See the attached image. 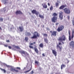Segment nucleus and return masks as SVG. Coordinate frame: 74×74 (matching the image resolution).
<instances>
[{"instance_id":"1","label":"nucleus","mask_w":74,"mask_h":74,"mask_svg":"<svg viewBox=\"0 0 74 74\" xmlns=\"http://www.w3.org/2000/svg\"><path fill=\"white\" fill-rule=\"evenodd\" d=\"M40 36V34L38 33V32H34L33 36L31 37V39H37V37H39Z\"/></svg>"},{"instance_id":"2","label":"nucleus","mask_w":74,"mask_h":74,"mask_svg":"<svg viewBox=\"0 0 74 74\" xmlns=\"http://www.w3.org/2000/svg\"><path fill=\"white\" fill-rule=\"evenodd\" d=\"M66 36L63 35L62 36H60L59 38L58 39V40L60 41H65L66 40Z\"/></svg>"},{"instance_id":"3","label":"nucleus","mask_w":74,"mask_h":74,"mask_svg":"<svg viewBox=\"0 0 74 74\" xmlns=\"http://www.w3.org/2000/svg\"><path fill=\"white\" fill-rule=\"evenodd\" d=\"M64 28V26L61 25L59 26L57 29V31L58 32H60L61 31H62V30H63Z\"/></svg>"},{"instance_id":"4","label":"nucleus","mask_w":74,"mask_h":74,"mask_svg":"<svg viewBox=\"0 0 74 74\" xmlns=\"http://www.w3.org/2000/svg\"><path fill=\"white\" fill-rule=\"evenodd\" d=\"M64 10L65 14H70V10L69 9H68L67 8H66L64 9Z\"/></svg>"},{"instance_id":"5","label":"nucleus","mask_w":74,"mask_h":74,"mask_svg":"<svg viewBox=\"0 0 74 74\" xmlns=\"http://www.w3.org/2000/svg\"><path fill=\"white\" fill-rule=\"evenodd\" d=\"M50 32L51 34V36H56L57 33V32L56 31H50Z\"/></svg>"},{"instance_id":"6","label":"nucleus","mask_w":74,"mask_h":74,"mask_svg":"<svg viewBox=\"0 0 74 74\" xmlns=\"http://www.w3.org/2000/svg\"><path fill=\"white\" fill-rule=\"evenodd\" d=\"M69 46L71 47L72 49H74V41H71L69 43Z\"/></svg>"},{"instance_id":"7","label":"nucleus","mask_w":74,"mask_h":74,"mask_svg":"<svg viewBox=\"0 0 74 74\" xmlns=\"http://www.w3.org/2000/svg\"><path fill=\"white\" fill-rule=\"evenodd\" d=\"M20 52L22 55H23V54H24V55H26V54L28 57H29V54H28V53H27L26 51H20Z\"/></svg>"},{"instance_id":"8","label":"nucleus","mask_w":74,"mask_h":74,"mask_svg":"<svg viewBox=\"0 0 74 74\" xmlns=\"http://www.w3.org/2000/svg\"><path fill=\"white\" fill-rule=\"evenodd\" d=\"M57 19L58 18H57V17L53 16L51 18L52 22H54V23L56 22L57 21Z\"/></svg>"},{"instance_id":"9","label":"nucleus","mask_w":74,"mask_h":74,"mask_svg":"<svg viewBox=\"0 0 74 74\" xmlns=\"http://www.w3.org/2000/svg\"><path fill=\"white\" fill-rule=\"evenodd\" d=\"M32 14H36V16L38 15V14H39V12H37V11L36 10H32Z\"/></svg>"},{"instance_id":"10","label":"nucleus","mask_w":74,"mask_h":74,"mask_svg":"<svg viewBox=\"0 0 74 74\" xmlns=\"http://www.w3.org/2000/svg\"><path fill=\"white\" fill-rule=\"evenodd\" d=\"M57 48V49L59 50L60 52L62 51V46H61V47L59 46V45H57L56 46Z\"/></svg>"},{"instance_id":"11","label":"nucleus","mask_w":74,"mask_h":74,"mask_svg":"<svg viewBox=\"0 0 74 74\" xmlns=\"http://www.w3.org/2000/svg\"><path fill=\"white\" fill-rule=\"evenodd\" d=\"M16 15H18V14L20 15L21 14L22 15L23 14V13L22 12L21 10H17L15 12Z\"/></svg>"},{"instance_id":"12","label":"nucleus","mask_w":74,"mask_h":74,"mask_svg":"<svg viewBox=\"0 0 74 74\" xmlns=\"http://www.w3.org/2000/svg\"><path fill=\"white\" fill-rule=\"evenodd\" d=\"M63 12H60V13L59 17L61 19V20H62L63 19Z\"/></svg>"},{"instance_id":"13","label":"nucleus","mask_w":74,"mask_h":74,"mask_svg":"<svg viewBox=\"0 0 74 74\" xmlns=\"http://www.w3.org/2000/svg\"><path fill=\"white\" fill-rule=\"evenodd\" d=\"M67 7V5L66 4L63 5H61L60 8V10H63V8H65V7Z\"/></svg>"},{"instance_id":"14","label":"nucleus","mask_w":74,"mask_h":74,"mask_svg":"<svg viewBox=\"0 0 74 74\" xmlns=\"http://www.w3.org/2000/svg\"><path fill=\"white\" fill-rule=\"evenodd\" d=\"M43 8H47V7L48 6H47V4L45 3H42V4Z\"/></svg>"},{"instance_id":"15","label":"nucleus","mask_w":74,"mask_h":74,"mask_svg":"<svg viewBox=\"0 0 74 74\" xmlns=\"http://www.w3.org/2000/svg\"><path fill=\"white\" fill-rule=\"evenodd\" d=\"M35 47H34V49L35 52L37 53H38V49L36 48L37 47V46H36L35 45L34 46Z\"/></svg>"},{"instance_id":"16","label":"nucleus","mask_w":74,"mask_h":74,"mask_svg":"<svg viewBox=\"0 0 74 74\" xmlns=\"http://www.w3.org/2000/svg\"><path fill=\"white\" fill-rule=\"evenodd\" d=\"M52 51L54 55L55 56H56V55H57V52L56 51L54 50H52Z\"/></svg>"},{"instance_id":"17","label":"nucleus","mask_w":74,"mask_h":74,"mask_svg":"<svg viewBox=\"0 0 74 74\" xmlns=\"http://www.w3.org/2000/svg\"><path fill=\"white\" fill-rule=\"evenodd\" d=\"M19 29L21 32H23V27H19Z\"/></svg>"},{"instance_id":"18","label":"nucleus","mask_w":74,"mask_h":74,"mask_svg":"<svg viewBox=\"0 0 74 74\" xmlns=\"http://www.w3.org/2000/svg\"><path fill=\"white\" fill-rule=\"evenodd\" d=\"M25 35L26 36H27H27H31V33L29 32H27L26 33Z\"/></svg>"},{"instance_id":"19","label":"nucleus","mask_w":74,"mask_h":74,"mask_svg":"<svg viewBox=\"0 0 74 74\" xmlns=\"http://www.w3.org/2000/svg\"><path fill=\"white\" fill-rule=\"evenodd\" d=\"M39 46L40 47V48H42L44 47V45H43V43H41L40 44Z\"/></svg>"},{"instance_id":"20","label":"nucleus","mask_w":74,"mask_h":74,"mask_svg":"<svg viewBox=\"0 0 74 74\" xmlns=\"http://www.w3.org/2000/svg\"><path fill=\"white\" fill-rule=\"evenodd\" d=\"M32 66H31V67L30 69H29V70L26 71L24 72L25 73H28V72H29L30 70H32Z\"/></svg>"},{"instance_id":"21","label":"nucleus","mask_w":74,"mask_h":74,"mask_svg":"<svg viewBox=\"0 0 74 74\" xmlns=\"http://www.w3.org/2000/svg\"><path fill=\"white\" fill-rule=\"evenodd\" d=\"M44 40L45 42L47 44H48V39L47 38H44Z\"/></svg>"},{"instance_id":"22","label":"nucleus","mask_w":74,"mask_h":74,"mask_svg":"<svg viewBox=\"0 0 74 74\" xmlns=\"http://www.w3.org/2000/svg\"><path fill=\"white\" fill-rule=\"evenodd\" d=\"M66 67V65L64 64H62L61 66V70L63 69V67Z\"/></svg>"},{"instance_id":"23","label":"nucleus","mask_w":74,"mask_h":74,"mask_svg":"<svg viewBox=\"0 0 74 74\" xmlns=\"http://www.w3.org/2000/svg\"><path fill=\"white\" fill-rule=\"evenodd\" d=\"M39 17L41 18H42V19H44V16L40 14H39Z\"/></svg>"},{"instance_id":"24","label":"nucleus","mask_w":74,"mask_h":74,"mask_svg":"<svg viewBox=\"0 0 74 74\" xmlns=\"http://www.w3.org/2000/svg\"><path fill=\"white\" fill-rule=\"evenodd\" d=\"M28 40H29V38L28 37H25V41L27 42L28 41Z\"/></svg>"},{"instance_id":"25","label":"nucleus","mask_w":74,"mask_h":74,"mask_svg":"<svg viewBox=\"0 0 74 74\" xmlns=\"http://www.w3.org/2000/svg\"><path fill=\"white\" fill-rule=\"evenodd\" d=\"M59 3L58 2H56V7H59Z\"/></svg>"},{"instance_id":"26","label":"nucleus","mask_w":74,"mask_h":74,"mask_svg":"<svg viewBox=\"0 0 74 74\" xmlns=\"http://www.w3.org/2000/svg\"><path fill=\"white\" fill-rule=\"evenodd\" d=\"M57 15H58V14H56V13H54L53 14L52 16L56 17V16H57Z\"/></svg>"},{"instance_id":"27","label":"nucleus","mask_w":74,"mask_h":74,"mask_svg":"<svg viewBox=\"0 0 74 74\" xmlns=\"http://www.w3.org/2000/svg\"><path fill=\"white\" fill-rule=\"evenodd\" d=\"M15 68H11V71H15Z\"/></svg>"},{"instance_id":"28","label":"nucleus","mask_w":74,"mask_h":74,"mask_svg":"<svg viewBox=\"0 0 74 74\" xmlns=\"http://www.w3.org/2000/svg\"><path fill=\"white\" fill-rule=\"evenodd\" d=\"M1 69V70H2V71H3L4 73H6V71H5V69Z\"/></svg>"},{"instance_id":"29","label":"nucleus","mask_w":74,"mask_h":74,"mask_svg":"<svg viewBox=\"0 0 74 74\" xmlns=\"http://www.w3.org/2000/svg\"><path fill=\"white\" fill-rule=\"evenodd\" d=\"M29 48H30L31 49H33V47L32 46H30V45H29Z\"/></svg>"},{"instance_id":"30","label":"nucleus","mask_w":74,"mask_h":74,"mask_svg":"<svg viewBox=\"0 0 74 74\" xmlns=\"http://www.w3.org/2000/svg\"><path fill=\"white\" fill-rule=\"evenodd\" d=\"M50 10H53V6H51V7L50 8Z\"/></svg>"},{"instance_id":"31","label":"nucleus","mask_w":74,"mask_h":74,"mask_svg":"<svg viewBox=\"0 0 74 74\" xmlns=\"http://www.w3.org/2000/svg\"><path fill=\"white\" fill-rule=\"evenodd\" d=\"M0 21L3 22V18H0Z\"/></svg>"},{"instance_id":"32","label":"nucleus","mask_w":74,"mask_h":74,"mask_svg":"<svg viewBox=\"0 0 74 74\" xmlns=\"http://www.w3.org/2000/svg\"><path fill=\"white\" fill-rule=\"evenodd\" d=\"M44 36H45V37H47V36H48V35L46 34H43Z\"/></svg>"},{"instance_id":"33","label":"nucleus","mask_w":74,"mask_h":74,"mask_svg":"<svg viewBox=\"0 0 74 74\" xmlns=\"http://www.w3.org/2000/svg\"><path fill=\"white\" fill-rule=\"evenodd\" d=\"M16 49H20V47H19V46H16Z\"/></svg>"},{"instance_id":"34","label":"nucleus","mask_w":74,"mask_h":74,"mask_svg":"<svg viewBox=\"0 0 74 74\" xmlns=\"http://www.w3.org/2000/svg\"><path fill=\"white\" fill-rule=\"evenodd\" d=\"M3 11H4V12L6 11V9H5V8H4L3 9Z\"/></svg>"},{"instance_id":"35","label":"nucleus","mask_w":74,"mask_h":74,"mask_svg":"<svg viewBox=\"0 0 74 74\" xmlns=\"http://www.w3.org/2000/svg\"><path fill=\"white\" fill-rule=\"evenodd\" d=\"M35 63L36 64H38V62L37 61H35Z\"/></svg>"},{"instance_id":"36","label":"nucleus","mask_w":74,"mask_h":74,"mask_svg":"<svg viewBox=\"0 0 74 74\" xmlns=\"http://www.w3.org/2000/svg\"><path fill=\"white\" fill-rule=\"evenodd\" d=\"M14 71H15L16 73H18L19 72V71H18V70H16V69H15Z\"/></svg>"},{"instance_id":"37","label":"nucleus","mask_w":74,"mask_h":74,"mask_svg":"<svg viewBox=\"0 0 74 74\" xmlns=\"http://www.w3.org/2000/svg\"><path fill=\"white\" fill-rule=\"evenodd\" d=\"M12 47L13 48H16V46L14 45H12Z\"/></svg>"},{"instance_id":"38","label":"nucleus","mask_w":74,"mask_h":74,"mask_svg":"<svg viewBox=\"0 0 74 74\" xmlns=\"http://www.w3.org/2000/svg\"><path fill=\"white\" fill-rule=\"evenodd\" d=\"M34 73V71H31V74H33Z\"/></svg>"},{"instance_id":"39","label":"nucleus","mask_w":74,"mask_h":74,"mask_svg":"<svg viewBox=\"0 0 74 74\" xmlns=\"http://www.w3.org/2000/svg\"><path fill=\"white\" fill-rule=\"evenodd\" d=\"M7 3V1L5 0L4 1V4H6Z\"/></svg>"},{"instance_id":"40","label":"nucleus","mask_w":74,"mask_h":74,"mask_svg":"<svg viewBox=\"0 0 74 74\" xmlns=\"http://www.w3.org/2000/svg\"><path fill=\"white\" fill-rule=\"evenodd\" d=\"M72 23L73 25L74 26V20H72Z\"/></svg>"},{"instance_id":"41","label":"nucleus","mask_w":74,"mask_h":74,"mask_svg":"<svg viewBox=\"0 0 74 74\" xmlns=\"http://www.w3.org/2000/svg\"><path fill=\"white\" fill-rule=\"evenodd\" d=\"M8 48H9V49H11V48H12L10 46H8Z\"/></svg>"},{"instance_id":"42","label":"nucleus","mask_w":74,"mask_h":74,"mask_svg":"<svg viewBox=\"0 0 74 74\" xmlns=\"http://www.w3.org/2000/svg\"><path fill=\"white\" fill-rule=\"evenodd\" d=\"M6 66L7 67H10V66L9 65H6Z\"/></svg>"},{"instance_id":"43","label":"nucleus","mask_w":74,"mask_h":74,"mask_svg":"<svg viewBox=\"0 0 74 74\" xmlns=\"http://www.w3.org/2000/svg\"><path fill=\"white\" fill-rule=\"evenodd\" d=\"M16 69H19V70H21V68H19V67H17L16 68Z\"/></svg>"},{"instance_id":"44","label":"nucleus","mask_w":74,"mask_h":74,"mask_svg":"<svg viewBox=\"0 0 74 74\" xmlns=\"http://www.w3.org/2000/svg\"><path fill=\"white\" fill-rule=\"evenodd\" d=\"M6 42H10V40H8L6 41Z\"/></svg>"},{"instance_id":"45","label":"nucleus","mask_w":74,"mask_h":74,"mask_svg":"<svg viewBox=\"0 0 74 74\" xmlns=\"http://www.w3.org/2000/svg\"><path fill=\"white\" fill-rule=\"evenodd\" d=\"M62 44H61V43L60 42H59V44H58V45H61Z\"/></svg>"},{"instance_id":"46","label":"nucleus","mask_w":74,"mask_h":74,"mask_svg":"<svg viewBox=\"0 0 74 74\" xmlns=\"http://www.w3.org/2000/svg\"><path fill=\"white\" fill-rule=\"evenodd\" d=\"M42 55L43 56H45V54L44 53H43L42 54Z\"/></svg>"},{"instance_id":"47","label":"nucleus","mask_w":74,"mask_h":74,"mask_svg":"<svg viewBox=\"0 0 74 74\" xmlns=\"http://www.w3.org/2000/svg\"><path fill=\"white\" fill-rule=\"evenodd\" d=\"M47 4L49 6H50V3H48Z\"/></svg>"},{"instance_id":"48","label":"nucleus","mask_w":74,"mask_h":74,"mask_svg":"<svg viewBox=\"0 0 74 74\" xmlns=\"http://www.w3.org/2000/svg\"><path fill=\"white\" fill-rule=\"evenodd\" d=\"M4 46H5V47H8V45H4Z\"/></svg>"},{"instance_id":"49","label":"nucleus","mask_w":74,"mask_h":74,"mask_svg":"<svg viewBox=\"0 0 74 74\" xmlns=\"http://www.w3.org/2000/svg\"><path fill=\"white\" fill-rule=\"evenodd\" d=\"M30 45H33V43H30Z\"/></svg>"},{"instance_id":"50","label":"nucleus","mask_w":74,"mask_h":74,"mask_svg":"<svg viewBox=\"0 0 74 74\" xmlns=\"http://www.w3.org/2000/svg\"><path fill=\"white\" fill-rule=\"evenodd\" d=\"M58 24H59V23H56V25H58Z\"/></svg>"},{"instance_id":"51","label":"nucleus","mask_w":74,"mask_h":74,"mask_svg":"<svg viewBox=\"0 0 74 74\" xmlns=\"http://www.w3.org/2000/svg\"><path fill=\"white\" fill-rule=\"evenodd\" d=\"M0 29L1 30H2V29H1V27H0Z\"/></svg>"},{"instance_id":"52","label":"nucleus","mask_w":74,"mask_h":74,"mask_svg":"<svg viewBox=\"0 0 74 74\" xmlns=\"http://www.w3.org/2000/svg\"><path fill=\"white\" fill-rule=\"evenodd\" d=\"M68 19H70V16H68Z\"/></svg>"},{"instance_id":"53","label":"nucleus","mask_w":74,"mask_h":74,"mask_svg":"<svg viewBox=\"0 0 74 74\" xmlns=\"http://www.w3.org/2000/svg\"><path fill=\"white\" fill-rule=\"evenodd\" d=\"M33 43V44H36V42H34Z\"/></svg>"},{"instance_id":"54","label":"nucleus","mask_w":74,"mask_h":74,"mask_svg":"<svg viewBox=\"0 0 74 74\" xmlns=\"http://www.w3.org/2000/svg\"><path fill=\"white\" fill-rule=\"evenodd\" d=\"M47 10H49V8H48L47 9Z\"/></svg>"},{"instance_id":"55","label":"nucleus","mask_w":74,"mask_h":74,"mask_svg":"<svg viewBox=\"0 0 74 74\" xmlns=\"http://www.w3.org/2000/svg\"><path fill=\"white\" fill-rule=\"evenodd\" d=\"M69 61H68V62H67V63H69Z\"/></svg>"},{"instance_id":"56","label":"nucleus","mask_w":74,"mask_h":74,"mask_svg":"<svg viewBox=\"0 0 74 74\" xmlns=\"http://www.w3.org/2000/svg\"><path fill=\"white\" fill-rule=\"evenodd\" d=\"M30 1H32V0H30Z\"/></svg>"},{"instance_id":"57","label":"nucleus","mask_w":74,"mask_h":74,"mask_svg":"<svg viewBox=\"0 0 74 74\" xmlns=\"http://www.w3.org/2000/svg\"><path fill=\"white\" fill-rule=\"evenodd\" d=\"M6 0L7 1H8V0Z\"/></svg>"},{"instance_id":"58","label":"nucleus","mask_w":74,"mask_h":74,"mask_svg":"<svg viewBox=\"0 0 74 74\" xmlns=\"http://www.w3.org/2000/svg\"><path fill=\"white\" fill-rule=\"evenodd\" d=\"M57 2H58V1H57Z\"/></svg>"},{"instance_id":"59","label":"nucleus","mask_w":74,"mask_h":74,"mask_svg":"<svg viewBox=\"0 0 74 74\" xmlns=\"http://www.w3.org/2000/svg\"><path fill=\"white\" fill-rule=\"evenodd\" d=\"M62 43H64L63 42H62Z\"/></svg>"},{"instance_id":"60","label":"nucleus","mask_w":74,"mask_h":74,"mask_svg":"<svg viewBox=\"0 0 74 74\" xmlns=\"http://www.w3.org/2000/svg\"><path fill=\"white\" fill-rule=\"evenodd\" d=\"M1 11H2V10H1Z\"/></svg>"},{"instance_id":"61","label":"nucleus","mask_w":74,"mask_h":74,"mask_svg":"<svg viewBox=\"0 0 74 74\" xmlns=\"http://www.w3.org/2000/svg\"><path fill=\"white\" fill-rule=\"evenodd\" d=\"M73 19H74V18H73Z\"/></svg>"}]
</instances>
